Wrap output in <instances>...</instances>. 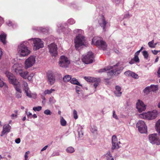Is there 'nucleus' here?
Listing matches in <instances>:
<instances>
[{"label": "nucleus", "mask_w": 160, "mask_h": 160, "mask_svg": "<svg viewBox=\"0 0 160 160\" xmlns=\"http://www.w3.org/2000/svg\"><path fill=\"white\" fill-rule=\"evenodd\" d=\"M73 118L75 119H77L78 118L77 112L76 110H73Z\"/></svg>", "instance_id": "37998d69"}, {"label": "nucleus", "mask_w": 160, "mask_h": 160, "mask_svg": "<svg viewBox=\"0 0 160 160\" xmlns=\"http://www.w3.org/2000/svg\"><path fill=\"white\" fill-rule=\"evenodd\" d=\"M6 35L4 33H2L0 35V41H1L4 44L6 43Z\"/></svg>", "instance_id": "4be33fe9"}, {"label": "nucleus", "mask_w": 160, "mask_h": 160, "mask_svg": "<svg viewBox=\"0 0 160 160\" xmlns=\"http://www.w3.org/2000/svg\"><path fill=\"white\" fill-rule=\"evenodd\" d=\"M41 98L43 100V101H42V103H44L45 101V99H46L45 97L44 96L42 95Z\"/></svg>", "instance_id": "338daca9"}, {"label": "nucleus", "mask_w": 160, "mask_h": 160, "mask_svg": "<svg viewBox=\"0 0 160 160\" xmlns=\"http://www.w3.org/2000/svg\"><path fill=\"white\" fill-rule=\"evenodd\" d=\"M72 78L71 76L69 75L65 76L63 78V80L65 82H68Z\"/></svg>", "instance_id": "cd10ccee"}, {"label": "nucleus", "mask_w": 160, "mask_h": 160, "mask_svg": "<svg viewBox=\"0 0 160 160\" xmlns=\"http://www.w3.org/2000/svg\"><path fill=\"white\" fill-rule=\"evenodd\" d=\"M82 60L83 62L87 64L92 63L94 60L93 54L92 52H89L86 55L83 56Z\"/></svg>", "instance_id": "9d476101"}, {"label": "nucleus", "mask_w": 160, "mask_h": 160, "mask_svg": "<svg viewBox=\"0 0 160 160\" xmlns=\"http://www.w3.org/2000/svg\"><path fill=\"white\" fill-rule=\"evenodd\" d=\"M135 62V61H134V59H133L132 58V59H131V60H130V61L129 62V63L130 64H132L134 63Z\"/></svg>", "instance_id": "680f3d73"}, {"label": "nucleus", "mask_w": 160, "mask_h": 160, "mask_svg": "<svg viewBox=\"0 0 160 160\" xmlns=\"http://www.w3.org/2000/svg\"><path fill=\"white\" fill-rule=\"evenodd\" d=\"M154 40H152L151 41L149 42L148 43V45L149 47L152 48H155V46L154 45Z\"/></svg>", "instance_id": "c9c22d12"}, {"label": "nucleus", "mask_w": 160, "mask_h": 160, "mask_svg": "<svg viewBox=\"0 0 160 160\" xmlns=\"http://www.w3.org/2000/svg\"><path fill=\"white\" fill-rule=\"evenodd\" d=\"M90 131L91 132L93 133H97V128L96 127L93 126L92 127H91V128L90 129Z\"/></svg>", "instance_id": "4c0bfd02"}, {"label": "nucleus", "mask_w": 160, "mask_h": 160, "mask_svg": "<svg viewBox=\"0 0 160 160\" xmlns=\"http://www.w3.org/2000/svg\"><path fill=\"white\" fill-rule=\"evenodd\" d=\"M84 78L88 82H93V86L95 89L100 82V79L99 78L85 77Z\"/></svg>", "instance_id": "4468645a"}, {"label": "nucleus", "mask_w": 160, "mask_h": 160, "mask_svg": "<svg viewBox=\"0 0 160 160\" xmlns=\"http://www.w3.org/2000/svg\"><path fill=\"white\" fill-rule=\"evenodd\" d=\"M23 67L21 64H16L13 66V69L17 74H19L23 69Z\"/></svg>", "instance_id": "a211bd4d"}, {"label": "nucleus", "mask_w": 160, "mask_h": 160, "mask_svg": "<svg viewBox=\"0 0 160 160\" xmlns=\"http://www.w3.org/2000/svg\"><path fill=\"white\" fill-rule=\"evenodd\" d=\"M79 137H82V135H83V133L82 131L79 132V131H78Z\"/></svg>", "instance_id": "bf43d9fd"}, {"label": "nucleus", "mask_w": 160, "mask_h": 160, "mask_svg": "<svg viewBox=\"0 0 160 160\" xmlns=\"http://www.w3.org/2000/svg\"><path fill=\"white\" fill-rule=\"evenodd\" d=\"M55 91V90L54 89H51L50 90L47 89L44 91L43 94L44 95H46L47 94H50Z\"/></svg>", "instance_id": "c85d7f7f"}, {"label": "nucleus", "mask_w": 160, "mask_h": 160, "mask_svg": "<svg viewBox=\"0 0 160 160\" xmlns=\"http://www.w3.org/2000/svg\"><path fill=\"white\" fill-rule=\"evenodd\" d=\"M70 63L69 59L67 57L64 55L60 57L58 61L59 66L64 68H68Z\"/></svg>", "instance_id": "0eeeda50"}, {"label": "nucleus", "mask_w": 160, "mask_h": 160, "mask_svg": "<svg viewBox=\"0 0 160 160\" xmlns=\"http://www.w3.org/2000/svg\"><path fill=\"white\" fill-rule=\"evenodd\" d=\"M59 155V152H54L52 154V156L53 157L55 156H58Z\"/></svg>", "instance_id": "13d9d810"}, {"label": "nucleus", "mask_w": 160, "mask_h": 160, "mask_svg": "<svg viewBox=\"0 0 160 160\" xmlns=\"http://www.w3.org/2000/svg\"><path fill=\"white\" fill-rule=\"evenodd\" d=\"M157 115L156 111L154 110L152 112H148L147 113H143L139 115V117L141 118L147 119L149 120L154 119Z\"/></svg>", "instance_id": "423d86ee"}, {"label": "nucleus", "mask_w": 160, "mask_h": 160, "mask_svg": "<svg viewBox=\"0 0 160 160\" xmlns=\"http://www.w3.org/2000/svg\"><path fill=\"white\" fill-rule=\"evenodd\" d=\"M151 52L154 55H157V53L160 52V50L157 51L156 50H152Z\"/></svg>", "instance_id": "6e6d98bb"}, {"label": "nucleus", "mask_w": 160, "mask_h": 160, "mask_svg": "<svg viewBox=\"0 0 160 160\" xmlns=\"http://www.w3.org/2000/svg\"><path fill=\"white\" fill-rule=\"evenodd\" d=\"M25 93L26 94V96L29 98L32 97L31 95V92L29 89H27L24 90Z\"/></svg>", "instance_id": "7c9ffc66"}, {"label": "nucleus", "mask_w": 160, "mask_h": 160, "mask_svg": "<svg viewBox=\"0 0 160 160\" xmlns=\"http://www.w3.org/2000/svg\"><path fill=\"white\" fill-rule=\"evenodd\" d=\"M124 74L126 75L130 76L135 78H138V75L131 71H128L125 72Z\"/></svg>", "instance_id": "412c9836"}, {"label": "nucleus", "mask_w": 160, "mask_h": 160, "mask_svg": "<svg viewBox=\"0 0 160 160\" xmlns=\"http://www.w3.org/2000/svg\"><path fill=\"white\" fill-rule=\"evenodd\" d=\"M75 22V21L72 18H70L68 21V23L71 25L74 24Z\"/></svg>", "instance_id": "a18cd8bd"}, {"label": "nucleus", "mask_w": 160, "mask_h": 160, "mask_svg": "<svg viewBox=\"0 0 160 160\" xmlns=\"http://www.w3.org/2000/svg\"><path fill=\"white\" fill-rule=\"evenodd\" d=\"M28 83L25 82H24L23 84V90L29 89Z\"/></svg>", "instance_id": "72a5a7b5"}, {"label": "nucleus", "mask_w": 160, "mask_h": 160, "mask_svg": "<svg viewBox=\"0 0 160 160\" xmlns=\"http://www.w3.org/2000/svg\"><path fill=\"white\" fill-rule=\"evenodd\" d=\"M4 22V20L3 18L0 17V26L1 25L2 23Z\"/></svg>", "instance_id": "0e129e2a"}, {"label": "nucleus", "mask_w": 160, "mask_h": 160, "mask_svg": "<svg viewBox=\"0 0 160 160\" xmlns=\"http://www.w3.org/2000/svg\"><path fill=\"white\" fill-rule=\"evenodd\" d=\"M67 152L69 153H72L74 151V149L72 147H68L66 149Z\"/></svg>", "instance_id": "2f4dec72"}, {"label": "nucleus", "mask_w": 160, "mask_h": 160, "mask_svg": "<svg viewBox=\"0 0 160 160\" xmlns=\"http://www.w3.org/2000/svg\"><path fill=\"white\" fill-rule=\"evenodd\" d=\"M140 52V51H137L135 54L134 56H138L139 55Z\"/></svg>", "instance_id": "69168bd1"}, {"label": "nucleus", "mask_w": 160, "mask_h": 160, "mask_svg": "<svg viewBox=\"0 0 160 160\" xmlns=\"http://www.w3.org/2000/svg\"><path fill=\"white\" fill-rule=\"evenodd\" d=\"M136 106V108L139 112H141L146 109L145 105L142 101L140 100H138Z\"/></svg>", "instance_id": "2eb2a0df"}, {"label": "nucleus", "mask_w": 160, "mask_h": 160, "mask_svg": "<svg viewBox=\"0 0 160 160\" xmlns=\"http://www.w3.org/2000/svg\"><path fill=\"white\" fill-rule=\"evenodd\" d=\"M149 140L150 142L153 144H156L158 145L160 144V140L156 134H153L149 136Z\"/></svg>", "instance_id": "ddd939ff"}, {"label": "nucleus", "mask_w": 160, "mask_h": 160, "mask_svg": "<svg viewBox=\"0 0 160 160\" xmlns=\"http://www.w3.org/2000/svg\"><path fill=\"white\" fill-rule=\"evenodd\" d=\"M44 113L46 115H51L52 113L51 111L48 109H47L45 110Z\"/></svg>", "instance_id": "de8ad7c7"}, {"label": "nucleus", "mask_w": 160, "mask_h": 160, "mask_svg": "<svg viewBox=\"0 0 160 160\" xmlns=\"http://www.w3.org/2000/svg\"><path fill=\"white\" fill-rule=\"evenodd\" d=\"M25 113L27 115V117H28V118H31L32 117V113H31L30 112H28L27 109H26Z\"/></svg>", "instance_id": "c03bdc74"}, {"label": "nucleus", "mask_w": 160, "mask_h": 160, "mask_svg": "<svg viewBox=\"0 0 160 160\" xmlns=\"http://www.w3.org/2000/svg\"><path fill=\"white\" fill-rule=\"evenodd\" d=\"M11 129V127L9 124L4 125L1 136H2L8 133L10 131Z\"/></svg>", "instance_id": "aec40b11"}, {"label": "nucleus", "mask_w": 160, "mask_h": 160, "mask_svg": "<svg viewBox=\"0 0 160 160\" xmlns=\"http://www.w3.org/2000/svg\"><path fill=\"white\" fill-rule=\"evenodd\" d=\"M122 69V68H119L117 65L113 67L108 66L101 69L98 70V72H102L107 70H111L108 72V75L109 76H111L113 75H117L121 72V71Z\"/></svg>", "instance_id": "7ed1b4c3"}, {"label": "nucleus", "mask_w": 160, "mask_h": 160, "mask_svg": "<svg viewBox=\"0 0 160 160\" xmlns=\"http://www.w3.org/2000/svg\"><path fill=\"white\" fill-rule=\"evenodd\" d=\"M29 45L28 42L24 41L18 45V52L20 56L26 57L30 54L31 51L27 47Z\"/></svg>", "instance_id": "20e7f679"}, {"label": "nucleus", "mask_w": 160, "mask_h": 160, "mask_svg": "<svg viewBox=\"0 0 160 160\" xmlns=\"http://www.w3.org/2000/svg\"><path fill=\"white\" fill-rule=\"evenodd\" d=\"M33 76H34V74L33 73H30V75L28 76H27V78H28V80L29 81H30L32 80Z\"/></svg>", "instance_id": "8fccbe9b"}, {"label": "nucleus", "mask_w": 160, "mask_h": 160, "mask_svg": "<svg viewBox=\"0 0 160 160\" xmlns=\"http://www.w3.org/2000/svg\"><path fill=\"white\" fill-rule=\"evenodd\" d=\"M107 160H114L110 152H108L105 155Z\"/></svg>", "instance_id": "b1692460"}, {"label": "nucleus", "mask_w": 160, "mask_h": 160, "mask_svg": "<svg viewBox=\"0 0 160 160\" xmlns=\"http://www.w3.org/2000/svg\"><path fill=\"white\" fill-rule=\"evenodd\" d=\"M156 127L157 130L160 136V120H158L156 123Z\"/></svg>", "instance_id": "a878e982"}, {"label": "nucleus", "mask_w": 160, "mask_h": 160, "mask_svg": "<svg viewBox=\"0 0 160 160\" xmlns=\"http://www.w3.org/2000/svg\"><path fill=\"white\" fill-rule=\"evenodd\" d=\"M70 82L71 83L79 85V86H82L81 84H80L79 82L78 81V80L75 78H72L71 79Z\"/></svg>", "instance_id": "393cba45"}, {"label": "nucleus", "mask_w": 160, "mask_h": 160, "mask_svg": "<svg viewBox=\"0 0 160 160\" xmlns=\"http://www.w3.org/2000/svg\"><path fill=\"white\" fill-rule=\"evenodd\" d=\"M42 107L41 106H39L38 107H34L33 108V110L35 112L40 111L42 109Z\"/></svg>", "instance_id": "e433bc0d"}, {"label": "nucleus", "mask_w": 160, "mask_h": 160, "mask_svg": "<svg viewBox=\"0 0 160 160\" xmlns=\"http://www.w3.org/2000/svg\"><path fill=\"white\" fill-rule=\"evenodd\" d=\"M113 118H115L116 119H118V118L115 112L114 111H113Z\"/></svg>", "instance_id": "5fc2aeb1"}, {"label": "nucleus", "mask_w": 160, "mask_h": 160, "mask_svg": "<svg viewBox=\"0 0 160 160\" xmlns=\"http://www.w3.org/2000/svg\"><path fill=\"white\" fill-rule=\"evenodd\" d=\"M48 81L49 84L52 85L55 81V78L53 73L51 71H48L47 73Z\"/></svg>", "instance_id": "dca6fc26"}, {"label": "nucleus", "mask_w": 160, "mask_h": 160, "mask_svg": "<svg viewBox=\"0 0 160 160\" xmlns=\"http://www.w3.org/2000/svg\"><path fill=\"white\" fill-rule=\"evenodd\" d=\"M158 77H160V66L157 72Z\"/></svg>", "instance_id": "774afa93"}, {"label": "nucleus", "mask_w": 160, "mask_h": 160, "mask_svg": "<svg viewBox=\"0 0 160 160\" xmlns=\"http://www.w3.org/2000/svg\"><path fill=\"white\" fill-rule=\"evenodd\" d=\"M48 146L46 145L44 146L41 150L40 151V153H41V152L44 151L45 150L48 148Z\"/></svg>", "instance_id": "4d7b16f0"}, {"label": "nucleus", "mask_w": 160, "mask_h": 160, "mask_svg": "<svg viewBox=\"0 0 160 160\" xmlns=\"http://www.w3.org/2000/svg\"><path fill=\"white\" fill-rule=\"evenodd\" d=\"M112 149H118L119 148L118 143H120V142L118 141V139L115 135H113L112 136Z\"/></svg>", "instance_id": "f3484780"}, {"label": "nucleus", "mask_w": 160, "mask_h": 160, "mask_svg": "<svg viewBox=\"0 0 160 160\" xmlns=\"http://www.w3.org/2000/svg\"><path fill=\"white\" fill-rule=\"evenodd\" d=\"M98 38L95 37L93 38L92 40V44L95 45L100 49L103 50L106 49L107 45L106 43L101 40H98Z\"/></svg>", "instance_id": "39448f33"}, {"label": "nucleus", "mask_w": 160, "mask_h": 160, "mask_svg": "<svg viewBox=\"0 0 160 160\" xmlns=\"http://www.w3.org/2000/svg\"><path fill=\"white\" fill-rule=\"evenodd\" d=\"M28 73V71H23L22 70V71L20 73L19 75L20 76L23 78L24 79H27Z\"/></svg>", "instance_id": "5701e85b"}, {"label": "nucleus", "mask_w": 160, "mask_h": 160, "mask_svg": "<svg viewBox=\"0 0 160 160\" xmlns=\"http://www.w3.org/2000/svg\"><path fill=\"white\" fill-rule=\"evenodd\" d=\"M60 122L61 126H65L67 124V122L62 117H60Z\"/></svg>", "instance_id": "bb28decb"}, {"label": "nucleus", "mask_w": 160, "mask_h": 160, "mask_svg": "<svg viewBox=\"0 0 160 160\" xmlns=\"http://www.w3.org/2000/svg\"><path fill=\"white\" fill-rule=\"evenodd\" d=\"M133 59H134V61L136 62H139V59L138 56H134V57Z\"/></svg>", "instance_id": "603ef678"}, {"label": "nucleus", "mask_w": 160, "mask_h": 160, "mask_svg": "<svg viewBox=\"0 0 160 160\" xmlns=\"http://www.w3.org/2000/svg\"><path fill=\"white\" fill-rule=\"evenodd\" d=\"M114 92L116 96L117 97L120 96L122 93L121 92H118V91H114Z\"/></svg>", "instance_id": "09e8293b"}, {"label": "nucleus", "mask_w": 160, "mask_h": 160, "mask_svg": "<svg viewBox=\"0 0 160 160\" xmlns=\"http://www.w3.org/2000/svg\"><path fill=\"white\" fill-rule=\"evenodd\" d=\"M115 89H116V90H115L114 91H118V92H121V88L120 86H117L116 87Z\"/></svg>", "instance_id": "864d4df0"}, {"label": "nucleus", "mask_w": 160, "mask_h": 160, "mask_svg": "<svg viewBox=\"0 0 160 160\" xmlns=\"http://www.w3.org/2000/svg\"><path fill=\"white\" fill-rule=\"evenodd\" d=\"M74 33H78V35L75 38L74 42L75 43V48L76 49L82 46H84L86 43L85 37L82 34L83 31L81 29H75L74 31Z\"/></svg>", "instance_id": "f257e3e1"}, {"label": "nucleus", "mask_w": 160, "mask_h": 160, "mask_svg": "<svg viewBox=\"0 0 160 160\" xmlns=\"http://www.w3.org/2000/svg\"><path fill=\"white\" fill-rule=\"evenodd\" d=\"M5 74L9 80V82L14 85L16 92H22L21 84L17 80L15 77L8 71L6 72Z\"/></svg>", "instance_id": "f03ea898"}, {"label": "nucleus", "mask_w": 160, "mask_h": 160, "mask_svg": "<svg viewBox=\"0 0 160 160\" xmlns=\"http://www.w3.org/2000/svg\"><path fill=\"white\" fill-rule=\"evenodd\" d=\"M76 90L77 93L78 94V96L80 97H82L81 96L80 94H81L83 96V93H82V91L80 88L78 86L76 87ZM82 98H83L82 96Z\"/></svg>", "instance_id": "c756f323"}, {"label": "nucleus", "mask_w": 160, "mask_h": 160, "mask_svg": "<svg viewBox=\"0 0 160 160\" xmlns=\"http://www.w3.org/2000/svg\"><path fill=\"white\" fill-rule=\"evenodd\" d=\"M20 139L19 138H17L15 140V142L17 143H19L20 142Z\"/></svg>", "instance_id": "052dcab7"}, {"label": "nucleus", "mask_w": 160, "mask_h": 160, "mask_svg": "<svg viewBox=\"0 0 160 160\" xmlns=\"http://www.w3.org/2000/svg\"><path fill=\"white\" fill-rule=\"evenodd\" d=\"M150 88L149 87H147L145 88L143 90V92L144 93L146 94H148L149 92H151Z\"/></svg>", "instance_id": "ea45409f"}, {"label": "nucleus", "mask_w": 160, "mask_h": 160, "mask_svg": "<svg viewBox=\"0 0 160 160\" xmlns=\"http://www.w3.org/2000/svg\"><path fill=\"white\" fill-rule=\"evenodd\" d=\"M48 47L51 55L56 57L58 54L57 45L54 43H52L48 46Z\"/></svg>", "instance_id": "f8f14e48"}, {"label": "nucleus", "mask_w": 160, "mask_h": 160, "mask_svg": "<svg viewBox=\"0 0 160 160\" xmlns=\"http://www.w3.org/2000/svg\"><path fill=\"white\" fill-rule=\"evenodd\" d=\"M98 22L100 26L103 28V30L105 31L106 25L108 22L105 20V18L103 16H101L100 17Z\"/></svg>", "instance_id": "6ab92c4d"}, {"label": "nucleus", "mask_w": 160, "mask_h": 160, "mask_svg": "<svg viewBox=\"0 0 160 160\" xmlns=\"http://www.w3.org/2000/svg\"><path fill=\"white\" fill-rule=\"evenodd\" d=\"M36 62V57L33 55L31 56L25 61V68L27 69L33 66Z\"/></svg>", "instance_id": "1a4fd4ad"}, {"label": "nucleus", "mask_w": 160, "mask_h": 160, "mask_svg": "<svg viewBox=\"0 0 160 160\" xmlns=\"http://www.w3.org/2000/svg\"><path fill=\"white\" fill-rule=\"evenodd\" d=\"M130 17V16L129 14L128 13V14H126L124 15V18H129Z\"/></svg>", "instance_id": "e2e57ef3"}, {"label": "nucleus", "mask_w": 160, "mask_h": 160, "mask_svg": "<svg viewBox=\"0 0 160 160\" xmlns=\"http://www.w3.org/2000/svg\"><path fill=\"white\" fill-rule=\"evenodd\" d=\"M49 101L51 103H54L56 102L53 97L52 96L49 98Z\"/></svg>", "instance_id": "49530a36"}, {"label": "nucleus", "mask_w": 160, "mask_h": 160, "mask_svg": "<svg viewBox=\"0 0 160 160\" xmlns=\"http://www.w3.org/2000/svg\"><path fill=\"white\" fill-rule=\"evenodd\" d=\"M3 86L7 88H8V87L6 84L4 83L3 81L1 80V78L0 77V87H2Z\"/></svg>", "instance_id": "a19ab883"}, {"label": "nucleus", "mask_w": 160, "mask_h": 160, "mask_svg": "<svg viewBox=\"0 0 160 160\" xmlns=\"http://www.w3.org/2000/svg\"><path fill=\"white\" fill-rule=\"evenodd\" d=\"M136 126L138 128V130L140 133H145L147 132V127L143 121H139L137 123Z\"/></svg>", "instance_id": "9b49d317"}, {"label": "nucleus", "mask_w": 160, "mask_h": 160, "mask_svg": "<svg viewBox=\"0 0 160 160\" xmlns=\"http://www.w3.org/2000/svg\"><path fill=\"white\" fill-rule=\"evenodd\" d=\"M30 153V152L29 151L26 152L25 154V160H27L28 158V155Z\"/></svg>", "instance_id": "3c124183"}, {"label": "nucleus", "mask_w": 160, "mask_h": 160, "mask_svg": "<svg viewBox=\"0 0 160 160\" xmlns=\"http://www.w3.org/2000/svg\"><path fill=\"white\" fill-rule=\"evenodd\" d=\"M58 32H64V28L62 27V25L60 24L59 26H58Z\"/></svg>", "instance_id": "f704fd0d"}, {"label": "nucleus", "mask_w": 160, "mask_h": 160, "mask_svg": "<svg viewBox=\"0 0 160 160\" xmlns=\"http://www.w3.org/2000/svg\"><path fill=\"white\" fill-rule=\"evenodd\" d=\"M142 53L144 58L147 59L148 57V52L146 51H143L142 52Z\"/></svg>", "instance_id": "58836bf2"}, {"label": "nucleus", "mask_w": 160, "mask_h": 160, "mask_svg": "<svg viewBox=\"0 0 160 160\" xmlns=\"http://www.w3.org/2000/svg\"><path fill=\"white\" fill-rule=\"evenodd\" d=\"M150 88L151 91H156L158 89V87L157 85H151L149 87Z\"/></svg>", "instance_id": "473e14b6"}, {"label": "nucleus", "mask_w": 160, "mask_h": 160, "mask_svg": "<svg viewBox=\"0 0 160 160\" xmlns=\"http://www.w3.org/2000/svg\"><path fill=\"white\" fill-rule=\"evenodd\" d=\"M29 41L33 42L34 44L33 49L34 50H37L43 47L42 41L39 38H32L28 40V42Z\"/></svg>", "instance_id": "6e6552de"}, {"label": "nucleus", "mask_w": 160, "mask_h": 160, "mask_svg": "<svg viewBox=\"0 0 160 160\" xmlns=\"http://www.w3.org/2000/svg\"><path fill=\"white\" fill-rule=\"evenodd\" d=\"M22 92H16V97L18 98H21L22 97Z\"/></svg>", "instance_id": "79ce46f5"}]
</instances>
